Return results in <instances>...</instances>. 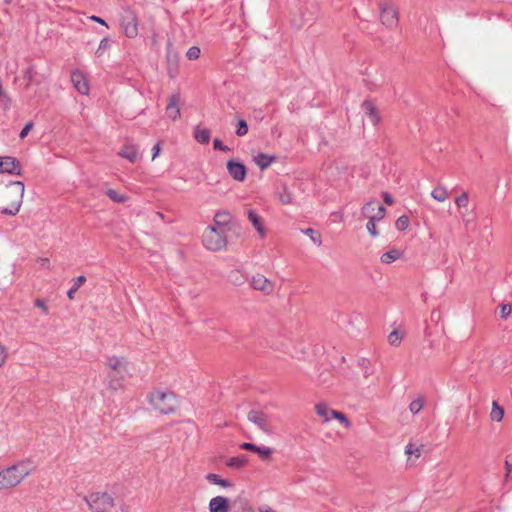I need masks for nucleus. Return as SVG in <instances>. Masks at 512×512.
Instances as JSON below:
<instances>
[{"label":"nucleus","instance_id":"3","mask_svg":"<svg viewBox=\"0 0 512 512\" xmlns=\"http://www.w3.org/2000/svg\"><path fill=\"white\" fill-rule=\"evenodd\" d=\"M149 403L160 413L169 414L176 409L177 399L167 388H158L148 396Z\"/></svg>","mask_w":512,"mask_h":512},{"label":"nucleus","instance_id":"28","mask_svg":"<svg viewBox=\"0 0 512 512\" xmlns=\"http://www.w3.org/2000/svg\"><path fill=\"white\" fill-rule=\"evenodd\" d=\"M106 195L109 197L110 200L116 203H125L129 200L128 196L120 194L118 191L114 189H108L106 191Z\"/></svg>","mask_w":512,"mask_h":512},{"label":"nucleus","instance_id":"20","mask_svg":"<svg viewBox=\"0 0 512 512\" xmlns=\"http://www.w3.org/2000/svg\"><path fill=\"white\" fill-rule=\"evenodd\" d=\"M455 204L459 210V213L462 217H465L464 209H467L469 205V195L467 192H462L455 198ZM463 222L467 225L469 223L468 219L463 218Z\"/></svg>","mask_w":512,"mask_h":512},{"label":"nucleus","instance_id":"47","mask_svg":"<svg viewBox=\"0 0 512 512\" xmlns=\"http://www.w3.org/2000/svg\"><path fill=\"white\" fill-rule=\"evenodd\" d=\"M8 356V351L6 346L0 343V367L5 363Z\"/></svg>","mask_w":512,"mask_h":512},{"label":"nucleus","instance_id":"15","mask_svg":"<svg viewBox=\"0 0 512 512\" xmlns=\"http://www.w3.org/2000/svg\"><path fill=\"white\" fill-rule=\"evenodd\" d=\"M180 100L181 97L179 93L172 94L166 106V115L173 121L180 117Z\"/></svg>","mask_w":512,"mask_h":512},{"label":"nucleus","instance_id":"50","mask_svg":"<svg viewBox=\"0 0 512 512\" xmlns=\"http://www.w3.org/2000/svg\"><path fill=\"white\" fill-rule=\"evenodd\" d=\"M257 445L255 444H252V443H248V442H244L240 445V448L241 449H244V450H247V451H251V452H254L256 453V450H257Z\"/></svg>","mask_w":512,"mask_h":512},{"label":"nucleus","instance_id":"7","mask_svg":"<svg viewBox=\"0 0 512 512\" xmlns=\"http://www.w3.org/2000/svg\"><path fill=\"white\" fill-rule=\"evenodd\" d=\"M380 19L387 28L393 29L398 25V13L392 5L383 4L381 6Z\"/></svg>","mask_w":512,"mask_h":512},{"label":"nucleus","instance_id":"27","mask_svg":"<svg viewBox=\"0 0 512 512\" xmlns=\"http://www.w3.org/2000/svg\"><path fill=\"white\" fill-rule=\"evenodd\" d=\"M85 281H86V278L83 275L78 276L77 278H75L73 280L74 283H73L72 287L67 292V296L70 300L74 299L76 291L81 287V285H83L85 283Z\"/></svg>","mask_w":512,"mask_h":512},{"label":"nucleus","instance_id":"16","mask_svg":"<svg viewBox=\"0 0 512 512\" xmlns=\"http://www.w3.org/2000/svg\"><path fill=\"white\" fill-rule=\"evenodd\" d=\"M361 108H362L364 114L368 117L369 122L373 126H375L379 123L380 115H379V112H378L376 106L374 105V103L372 101L365 100L362 103Z\"/></svg>","mask_w":512,"mask_h":512},{"label":"nucleus","instance_id":"41","mask_svg":"<svg viewBox=\"0 0 512 512\" xmlns=\"http://www.w3.org/2000/svg\"><path fill=\"white\" fill-rule=\"evenodd\" d=\"M385 213H386L385 207L378 204V206L376 208V212L374 213L373 216L370 217V219L378 222L384 218Z\"/></svg>","mask_w":512,"mask_h":512},{"label":"nucleus","instance_id":"54","mask_svg":"<svg viewBox=\"0 0 512 512\" xmlns=\"http://www.w3.org/2000/svg\"><path fill=\"white\" fill-rule=\"evenodd\" d=\"M38 262L40 263L41 267H44V268L50 267V261L48 258H39Z\"/></svg>","mask_w":512,"mask_h":512},{"label":"nucleus","instance_id":"48","mask_svg":"<svg viewBox=\"0 0 512 512\" xmlns=\"http://www.w3.org/2000/svg\"><path fill=\"white\" fill-rule=\"evenodd\" d=\"M213 145H214V148H215V149H219V150L224 151V152H228V151H230V148H229L228 146H226V145H223V143L221 142V140H219V139H217V138H216V139H214V141H213Z\"/></svg>","mask_w":512,"mask_h":512},{"label":"nucleus","instance_id":"19","mask_svg":"<svg viewBox=\"0 0 512 512\" xmlns=\"http://www.w3.org/2000/svg\"><path fill=\"white\" fill-rule=\"evenodd\" d=\"M253 161L261 170H265L276 161V156L259 153L253 157Z\"/></svg>","mask_w":512,"mask_h":512},{"label":"nucleus","instance_id":"29","mask_svg":"<svg viewBox=\"0 0 512 512\" xmlns=\"http://www.w3.org/2000/svg\"><path fill=\"white\" fill-rule=\"evenodd\" d=\"M316 413L323 418L324 421H329L331 417V409L325 403H319L315 406Z\"/></svg>","mask_w":512,"mask_h":512},{"label":"nucleus","instance_id":"14","mask_svg":"<svg viewBox=\"0 0 512 512\" xmlns=\"http://www.w3.org/2000/svg\"><path fill=\"white\" fill-rule=\"evenodd\" d=\"M118 155L122 158L127 159L131 163H135L140 157V152L136 144L127 141L125 142L121 150L118 152Z\"/></svg>","mask_w":512,"mask_h":512},{"label":"nucleus","instance_id":"38","mask_svg":"<svg viewBox=\"0 0 512 512\" xmlns=\"http://www.w3.org/2000/svg\"><path fill=\"white\" fill-rule=\"evenodd\" d=\"M500 317L507 319L512 314V305L509 303H503L499 305Z\"/></svg>","mask_w":512,"mask_h":512},{"label":"nucleus","instance_id":"18","mask_svg":"<svg viewBox=\"0 0 512 512\" xmlns=\"http://www.w3.org/2000/svg\"><path fill=\"white\" fill-rule=\"evenodd\" d=\"M21 167L16 158L11 156L4 157V163L2 164V173L20 175Z\"/></svg>","mask_w":512,"mask_h":512},{"label":"nucleus","instance_id":"12","mask_svg":"<svg viewBox=\"0 0 512 512\" xmlns=\"http://www.w3.org/2000/svg\"><path fill=\"white\" fill-rule=\"evenodd\" d=\"M124 34L129 38H134L138 34V20L134 13L129 12L121 23Z\"/></svg>","mask_w":512,"mask_h":512},{"label":"nucleus","instance_id":"42","mask_svg":"<svg viewBox=\"0 0 512 512\" xmlns=\"http://www.w3.org/2000/svg\"><path fill=\"white\" fill-rule=\"evenodd\" d=\"M228 278L234 285H240L243 283V276L238 271H232Z\"/></svg>","mask_w":512,"mask_h":512},{"label":"nucleus","instance_id":"43","mask_svg":"<svg viewBox=\"0 0 512 512\" xmlns=\"http://www.w3.org/2000/svg\"><path fill=\"white\" fill-rule=\"evenodd\" d=\"M423 407V400L421 398H417L413 400L410 405L409 409L412 413L416 414L418 413Z\"/></svg>","mask_w":512,"mask_h":512},{"label":"nucleus","instance_id":"30","mask_svg":"<svg viewBox=\"0 0 512 512\" xmlns=\"http://www.w3.org/2000/svg\"><path fill=\"white\" fill-rule=\"evenodd\" d=\"M378 206V203L376 201H370L368 203H366L363 207H362V215L367 218V219H370L371 216L374 215V213L376 212V208Z\"/></svg>","mask_w":512,"mask_h":512},{"label":"nucleus","instance_id":"22","mask_svg":"<svg viewBox=\"0 0 512 512\" xmlns=\"http://www.w3.org/2000/svg\"><path fill=\"white\" fill-rule=\"evenodd\" d=\"M231 220V216L227 211H219L214 216V225L216 228L221 229L226 226Z\"/></svg>","mask_w":512,"mask_h":512},{"label":"nucleus","instance_id":"49","mask_svg":"<svg viewBox=\"0 0 512 512\" xmlns=\"http://www.w3.org/2000/svg\"><path fill=\"white\" fill-rule=\"evenodd\" d=\"M33 128V123L32 122H28L24 127L23 129L21 130L20 132V138L21 139H24L28 133L31 131V129Z\"/></svg>","mask_w":512,"mask_h":512},{"label":"nucleus","instance_id":"23","mask_svg":"<svg viewBox=\"0 0 512 512\" xmlns=\"http://www.w3.org/2000/svg\"><path fill=\"white\" fill-rule=\"evenodd\" d=\"M194 138L199 143L207 144L210 141V130L196 126L194 129Z\"/></svg>","mask_w":512,"mask_h":512},{"label":"nucleus","instance_id":"51","mask_svg":"<svg viewBox=\"0 0 512 512\" xmlns=\"http://www.w3.org/2000/svg\"><path fill=\"white\" fill-rule=\"evenodd\" d=\"M279 199L283 204H289L292 201L291 194L286 190L284 191L283 194L280 195Z\"/></svg>","mask_w":512,"mask_h":512},{"label":"nucleus","instance_id":"11","mask_svg":"<svg viewBox=\"0 0 512 512\" xmlns=\"http://www.w3.org/2000/svg\"><path fill=\"white\" fill-rule=\"evenodd\" d=\"M226 166L228 173L235 181L243 182L245 180L247 169L243 163L236 160H229Z\"/></svg>","mask_w":512,"mask_h":512},{"label":"nucleus","instance_id":"2","mask_svg":"<svg viewBox=\"0 0 512 512\" xmlns=\"http://www.w3.org/2000/svg\"><path fill=\"white\" fill-rule=\"evenodd\" d=\"M25 187L20 181L11 182L2 192V202L5 204L1 212L16 215L22 205Z\"/></svg>","mask_w":512,"mask_h":512},{"label":"nucleus","instance_id":"40","mask_svg":"<svg viewBox=\"0 0 512 512\" xmlns=\"http://www.w3.org/2000/svg\"><path fill=\"white\" fill-rule=\"evenodd\" d=\"M248 133V125L245 120L241 119L238 121L236 135L243 137Z\"/></svg>","mask_w":512,"mask_h":512},{"label":"nucleus","instance_id":"53","mask_svg":"<svg viewBox=\"0 0 512 512\" xmlns=\"http://www.w3.org/2000/svg\"><path fill=\"white\" fill-rule=\"evenodd\" d=\"M382 196L386 204L391 205L393 203V198L389 193L384 192Z\"/></svg>","mask_w":512,"mask_h":512},{"label":"nucleus","instance_id":"24","mask_svg":"<svg viewBox=\"0 0 512 512\" xmlns=\"http://www.w3.org/2000/svg\"><path fill=\"white\" fill-rule=\"evenodd\" d=\"M504 408L501 407L496 400L492 402V408L489 417L492 421L500 422L504 417Z\"/></svg>","mask_w":512,"mask_h":512},{"label":"nucleus","instance_id":"57","mask_svg":"<svg viewBox=\"0 0 512 512\" xmlns=\"http://www.w3.org/2000/svg\"><path fill=\"white\" fill-rule=\"evenodd\" d=\"M260 512H276V511L273 510L272 508L266 506V507L261 508Z\"/></svg>","mask_w":512,"mask_h":512},{"label":"nucleus","instance_id":"46","mask_svg":"<svg viewBox=\"0 0 512 512\" xmlns=\"http://www.w3.org/2000/svg\"><path fill=\"white\" fill-rule=\"evenodd\" d=\"M34 305H35L37 308L41 309V310H42V312H43L44 314H48L49 309H48V305H47V301H46V300H43V299H39V298H37V299L34 301Z\"/></svg>","mask_w":512,"mask_h":512},{"label":"nucleus","instance_id":"52","mask_svg":"<svg viewBox=\"0 0 512 512\" xmlns=\"http://www.w3.org/2000/svg\"><path fill=\"white\" fill-rule=\"evenodd\" d=\"M160 144L157 143L154 145L153 149H152V160H154L156 157H158V155L160 154Z\"/></svg>","mask_w":512,"mask_h":512},{"label":"nucleus","instance_id":"37","mask_svg":"<svg viewBox=\"0 0 512 512\" xmlns=\"http://www.w3.org/2000/svg\"><path fill=\"white\" fill-rule=\"evenodd\" d=\"M401 340L402 334L397 330L392 331L388 336V341L393 346L399 345L401 343Z\"/></svg>","mask_w":512,"mask_h":512},{"label":"nucleus","instance_id":"55","mask_svg":"<svg viewBox=\"0 0 512 512\" xmlns=\"http://www.w3.org/2000/svg\"><path fill=\"white\" fill-rule=\"evenodd\" d=\"M505 468H506L505 479H507L512 471V464L508 460L505 461Z\"/></svg>","mask_w":512,"mask_h":512},{"label":"nucleus","instance_id":"59","mask_svg":"<svg viewBox=\"0 0 512 512\" xmlns=\"http://www.w3.org/2000/svg\"><path fill=\"white\" fill-rule=\"evenodd\" d=\"M4 163V157H0V173H2V164Z\"/></svg>","mask_w":512,"mask_h":512},{"label":"nucleus","instance_id":"58","mask_svg":"<svg viewBox=\"0 0 512 512\" xmlns=\"http://www.w3.org/2000/svg\"><path fill=\"white\" fill-rule=\"evenodd\" d=\"M407 454H411L412 453V446L409 445L406 447V451H405Z\"/></svg>","mask_w":512,"mask_h":512},{"label":"nucleus","instance_id":"9","mask_svg":"<svg viewBox=\"0 0 512 512\" xmlns=\"http://www.w3.org/2000/svg\"><path fill=\"white\" fill-rule=\"evenodd\" d=\"M245 215L258 233L259 237L264 239L267 236V228L264 224L263 218L254 209H247L245 211Z\"/></svg>","mask_w":512,"mask_h":512},{"label":"nucleus","instance_id":"5","mask_svg":"<svg viewBox=\"0 0 512 512\" xmlns=\"http://www.w3.org/2000/svg\"><path fill=\"white\" fill-rule=\"evenodd\" d=\"M84 500L93 512H108L114 506V499L105 492L91 493Z\"/></svg>","mask_w":512,"mask_h":512},{"label":"nucleus","instance_id":"17","mask_svg":"<svg viewBox=\"0 0 512 512\" xmlns=\"http://www.w3.org/2000/svg\"><path fill=\"white\" fill-rule=\"evenodd\" d=\"M209 511L210 512H228L229 511V501L226 497L216 496L212 498L209 502Z\"/></svg>","mask_w":512,"mask_h":512},{"label":"nucleus","instance_id":"33","mask_svg":"<svg viewBox=\"0 0 512 512\" xmlns=\"http://www.w3.org/2000/svg\"><path fill=\"white\" fill-rule=\"evenodd\" d=\"M331 417L338 420L340 423H342L344 425V427H346V428L351 427V422L348 420V418L342 412H339L336 410L331 411Z\"/></svg>","mask_w":512,"mask_h":512},{"label":"nucleus","instance_id":"31","mask_svg":"<svg viewBox=\"0 0 512 512\" xmlns=\"http://www.w3.org/2000/svg\"><path fill=\"white\" fill-rule=\"evenodd\" d=\"M206 479L212 483V484H216V485H220L222 487H230L231 486V483L225 479H222L219 475L217 474H214V473H210L206 476Z\"/></svg>","mask_w":512,"mask_h":512},{"label":"nucleus","instance_id":"34","mask_svg":"<svg viewBox=\"0 0 512 512\" xmlns=\"http://www.w3.org/2000/svg\"><path fill=\"white\" fill-rule=\"evenodd\" d=\"M256 453L260 456L263 460H268L273 454V449L268 446H258Z\"/></svg>","mask_w":512,"mask_h":512},{"label":"nucleus","instance_id":"26","mask_svg":"<svg viewBox=\"0 0 512 512\" xmlns=\"http://www.w3.org/2000/svg\"><path fill=\"white\" fill-rule=\"evenodd\" d=\"M431 197L438 202H444L448 199L449 193L445 187L437 186L432 190Z\"/></svg>","mask_w":512,"mask_h":512},{"label":"nucleus","instance_id":"32","mask_svg":"<svg viewBox=\"0 0 512 512\" xmlns=\"http://www.w3.org/2000/svg\"><path fill=\"white\" fill-rule=\"evenodd\" d=\"M358 366L360 367V369L363 372L365 377H367L368 374L373 373V367H372L370 361L366 358H360L358 360Z\"/></svg>","mask_w":512,"mask_h":512},{"label":"nucleus","instance_id":"56","mask_svg":"<svg viewBox=\"0 0 512 512\" xmlns=\"http://www.w3.org/2000/svg\"><path fill=\"white\" fill-rule=\"evenodd\" d=\"M91 19H92L93 21H95V22H98V23H100V24H102V25L107 26L106 22H105L102 18H100V17H97V16H91Z\"/></svg>","mask_w":512,"mask_h":512},{"label":"nucleus","instance_id":"44","mask_svg":"<svg viewBox=\"0 0 512 512\" xmlns=\"http://www.w3.org/2000/svg\"><path fill=\"white\" fill-rule=\"evenodd\" d=\"M200 53V48L193 46L188 49L186 56L189 60H196L200 57Z\"/></svg>","mask_w":512,"mask_h":512},{"label":"nucleus","instance_id":"13","mask_svg":"<svg viewBox=\"0 0 512 512\" xmlns=\"http://www.w3.org/2000/svg\"><path fill=\"white\" fill-rule=\"evenodd\" d=\"M71 81L74 88L81 94L87 95L89 93V84L84 73L80 70H75L71 73Z\"/></svg>","mask_w":512,"mask_h":512},{"label":"nucleus","instance_id":"1","mask_svg":"<svg viewBox=\"0 0 512 512\" xmlns=\"http://www.w3.org/2000/svg\"><path fill=\"white\" fill-rule=\"evenodd\" d=\"M35 467L30 461H20L2 471H0V481L2 487L12 488L19 485L28 475L34 471Z\"/></svg>","mask_w":512,"mask_h":512},{"label":"nucleus","instance_id":"45","mask_svg":"<svg viewBox=\"0 0 512 512\" xmlns=\"http://www.w3.org/2000/svg\"><path fill=\"white\" fill-rule=\"evenodd\" d=\"M366 229L372 237H377L379 235V233L376 229V221H374V220L368 219V222L366 224Z\"/></svg>","mask_w":512,"mask_h":512},{"label":"nucleus","instance_id":"25","mask_svg":"<svg viewBox=\"0 0 512 512\" xmlns=\"http://www.w3.org/2000/svg\"><path fill=\"white\" fill-rule=\"evenodd\" d=\"M247 464V457L245 455H239L231 457L227 460L226 465L230 468L239 469Z\"/></svg>","mask_w":512,"mask_h":512},{"label":"nucleus","instance_id":"8","mask_svg":"<svg viewBox=\"0 0 512 512\" xmlns=\"http://www.w3.org/2000/svg\"><path fill=\"white\" fill-rule=\"evenodd\" d=\"M250 284L253 289L258 290L266 295L272 294L275 290V283L262 274H256L252 276Z\"/></svg>","mask_w":512,"mask_h":512},{"label":"nucleus","instance_id":"6","mask_svg":"<svg viewBox=\"0 0 512 512\" xmlns=\"http://www.w3.org/2000/svg\"><path fill=\"white\" fill-rule=\"evenodd\" d=\"M248 420L257 426L264 434L271 436L275 433V426L271 417L260 410H251L247 415Z\"/></svg>","mask_w":512,"mask_h":512},{"label":"nucleus","instance_id":"60","mask_svg":"<svg viewBox=\"0 0 512 512\" xmlns=\"http://www.w3.org/2000/svg\"><path fill=\"white\" fill-rule=\"evenodd\" d=\"M5 2H6L7 4H10L11 2H13V0H5Z\"/></svg>","mask_w":512,"mask_h":512},{"label":"nucleus","instance_id":"36","mask_svg":"<svg viewBox=\"0 0 512 512\" xmlns=\"http://www.w3.org/2000/svg\"><path fill=\"white\" fill-rule=\"evenodd\" d=\"M303 233L310 237V239L317 245H321V236L319 233L314 231L312 228H307L303 230Z\"/></svg>","mask_w":512,"mask_h":512},{"label":"nucleus","instance_id":"10","mask_svg":"<svg viewBox=\"0 0 512 512\" xmlns=\"http://www.w3.org/2000/svg\"><path fill=\"white\" fill-rule=\"evenodd\" d=\"M106 366L113 370L119 378H123L127 374L128 363L125 358L111 356L106 359Z\"/></svg>","mask_w":512,"mask_h":512},{"label":"nucleus","instance_id":"21","mask_svg":"<svg viewBox=\"0 0 512 512\" xmlns=\"http://www.w3.org/2000/svg\"><path fill=\"white\" fill-rule=\"evenodd\" d=\"M402 257V252L399 249L392 248L389 251L383 253L380 257V261L384 264H390Z\"/></svg>","mask_w":512,"mask_h":512},{"label":"nucleus","instance_id":"4","mask_svg":"<svg viewBox=\"0 0 512 512\" xmlns=\"http://www.w3.org/2000/svg\"><path fill=\"white\" fill-rule=\"evenodd\" d=\"M202 242L208 250L213 252L221 251L227 246L225 232L215 226H209L205 229Z\"/></svg>","mask_w":512,"mask_h":512},{"label":"nucleus","instance_id":"39","mask_svg":"<svg viewBox=\"0 0 512 512\" xmlns=\"http://www.w3.org/2000/svg\"><path fill=\"white\" fill-rule=\"evenodd\" d=\"M110 47V44H109V40L108 38H103L100 43H99V46L95 52L96 56L97 57H101L104 52Z\"/></svg>","mask_w":512,"mask_h":512},{"label":"nucleus","instance_id":"35","mask_svg":"<svg viewBox=\"0 0 512 512\" xmlns=\"http://www.w3.org/2000/svg\"><path fill=\"white\" fill-rule=\"evenodd\" d=\"M409 218L405 215L400 216L395 223V227L399 231H404L409 227Z\"/></svg>","mask_w":512,"mask_h":512}]
</instances>
